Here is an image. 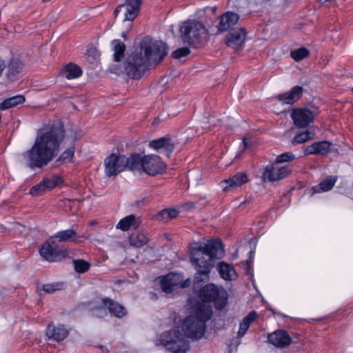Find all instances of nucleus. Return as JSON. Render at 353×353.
Returning <instances> with one entry per match:
<instances>
[{"instance_id": "obj_1", "label": "nucleus", "mask_w": 353, "mask_h": 353, "mask_svg": "<svg viewBox=\"0 0 353 353\" xmlns=\"http://www.w3.org/2000/svg\"><path fill=\"white\" fill-rule=\"evenodd\" d=\"M65 137L66 130L61 120L43 123L32 145L23 154L27 166L31 170L46 166L57 157Z\"/></svg>"}, {"instance_id": "obj_2", "label": "nucleus", "mask_w": 353, "mask_h": 353, "mask_svg": "<svg viewBox=\"0 0 353 353\" xmlns=\"http://www.w3.org/2000/svg\"><path fill=\"white\" fill-rule=\"evenodd\" d=\"M224 252L223 243L219 239H211L206 243H197L192 247L190 259L196 272L193 279V290L195 292L205 281H208L214 261Z\"/></svg>"}, {"instance_id": "obj_3", "label": "nucleus", "mask_w": 353, "mask_h": 353, "mask_svg": "<svg viewBox=\"0 0 353 353\" xmlns=\"http://www.w3.org/2000/svg\"><path fill=\"white\" fill-rule=\"evenodd\" d=\"M179 32L183 43L194 49L203 47L209 36V30L205 24L196 19L183 21L179 28Z\"/></svg>"}, {"instance_id": "obj_4", "label": "nucleus", "mask_w": 353, "mask_h": 353, "mask_svg": "<svg viewBox=\"0 0 353 353\" xmlns=\"http://www.w3.org/2000/svg\"><path fill=\"white\" fill-rule=\"evenodd\" d=\"M197 296L204 303H213L214 308L218 310H222L228 303L227 290L212 283L200 288Z\"/></svg>"}, {"instance_id": "obj_5", "label": "nucleus", "mask_w": 353, "mask_h": 353, "mask_svg": "<svg viewBox=\"0 0 353 353\" xmlns=\"http://www.w3.org/2000/svg\"><path fill=\"white\" fill-rule=\"evenodd\" d=\"M132 166L134 170H143L150 176L162 174L166 166L158 155H142L140 153H132Z\"/></svg>"}, {"instance_id": "obj_6", "label": "nucleus", "mask_w": 353, "mask_h": 353, "mask_svg": "<svg viewBox=\"0 0 353 353\" xmlns=\"http://www.w3.org/2000/svg\"><path fill=\"white\" fill-rule=\"evenodd\" d=\"M141 52L144 53V58L149 65H157L168 54V47L161 41H157L150 37H144L141 42Z\"/></svg>"}, {"instance_id": "obj_7", "label": "nucleus", "mask_w": 353, "mask_h": 353, "mask_svg": "<svg viewBox=\"0 0 353 353\" xmlns=\"http://www.w3.org/2000/svg\"><path fill=\"white\" fill-rule=\"evenodd\" d=\"M132 154L129 157L124 154L112 153L104 159L105 174L107 176H115L125 170L133 171L131 165Z\"/></svg>"}, {"instance_id": "obj_8", "label": "nucleus", "mask_w": 353, "mask_h": 353, "mask_svg": "<svg viewBox=\"0 0 353 353\" xmlns=\"http://www.w3.org/2000/svg\"><path fill=\"white\" fill-rule=\"evenodd\" d=\"M161 343L172 353H185L190 348L188 341L179 330H176L163 333Z\"/></svg>"}, {"instance_id": "obj_9", "label": "nucleus", "mask_w": 353, "mask_h": 353, "mask_svg": "<svg viewBox=\"0 0 353 353\" xmlns=\"http://www.w3.org/2000/svg\"><path fill=\"white\" fill-rule=\"evenodd\" d=\"M150 69L141 52L132 54L124 62V70L132 79L139 80Z\"/></svg>"}, {"instance_id": "obj_10", "label": "nucleus", "mask_w": 353, "mask_h": 353, "mask_svg": "<svg viewBox=\"0 0 353 353\" xmlns=\"http://www.w3.org/2000/svg\"><path fill=\"white\" fill-rule=\"evenodd\" d=\"M39 254L49 262H58L66 258L69 251L63 245L53 246L48 241H45L39 248Z\"/></svg>"}, {"instance_id": "obj_11", "label": "nucleus", "mask_w": 353, "mask_h": 353, "mask_svg": "<svg viewBox=\"0 0 353 353\" xmlns=\"http://www.w3.org/2000/svg\"><path fill=\"white\" fill-rule=\"evenodd\" d=\"M142 0H125L123 3L118 5L114 11L115 17L123 12V21H132L139 14Z\"/></svg>"}, {"instance_id": "obj_12", "label": "nucleus", "mask_w": 353, "mask_h": 353, "mask_svg": "<svg viewBox=\"0 0 353 353\" xmlns=\"http://www.w3.org/2000/svg\"><path fill=\"white\" fill-rule=\"evenodd\" d=\"M212 315V309L210 305H206L201 302L199 303L195 307L194 315H190L186 317V323H200L199 327L203 328L205 323L209 321Z\"/></svg>"}, {"instance_id": "obj_13", "label": "nucleus", "mask_w": 353, "mask_h": 353, "mask_svg": "<svg viewBox=\"0 0 353 353\" xmlns=\"http://www.w3.org/2000/svg\"><path fill=\"white\" fill-rule=\"evenodd\" d=\"M292 170L288 165L275 167L273 163L268 164L264 168L263 176L269 181L281 180L291 174Z\"/></svg>"}, {"instance_id": "obj_14", "label": "nucleus", "mask_w": 353, "mask_h": 353, "mask_svg": "<svg viewBox=\"0 0 353 353\" xmlns=\"http://www.w3.org/2000/svg\"><path fill=\"white\" fill-rule=\"evenodd\" d=\"M291 117L294 125L301 128L307 127L314 121V114L312 110L305 108L294 109Z\"/></svg>"}, {"instance_id": "obj_15", "label": "nucleus", "mask_w": 353, "mask_h": 353, "mask_svg": "<svg viewBox=\"0 0 353 353\" xmlns=\"http://www.w3.org/2000/svg\"><path fill=\"white\" fill-rule=\"evenodd\" d=\"M150 148L163 153L170 157L174 150V143L169 134L161 138L153 139L149 142Z\"/></svg>"}, {"instance_id": "obj_16", "label": "nucleus", "mask_w": 353, "mask_h": 353, "mask_svg": "<svg viewBox=\"0 0 353 353\" xmlns=\"http://www.w3.org/2000/svg\"><path fill=\"white\" fill-rule=\"evenodd\" d=\"M268 340L270 343L280 348L288 347L292 343V339L290 337L288 332L281 329L269 334Z\"/></svg>"}, {"instance_id": "obj_17", "label": "nucleus", "mask_w": 353, "mask_h": 353, "mask_svg": "<svg viewBox=\"0 0 353 353\" xmlns=\"http://www.w3.org/2000/svg\"><path fill=\"white\" fill-rule=\"evenodd\" d=\"M332 143L328 141H316L307 145L303 151L305 156L319 154L327 156L331 152Z\"/></svg>"}, {"instance_id": "obj_18", "label": "nucleus", "mask_w": 353, "mask_h": 353, "mask_svg": "<svg viewBox=\"0 0 353 353\" xmlns=\"http://www.w3.org/2000/svg\"><path fill=\"white\" fill-rule=\"evenodd\" d=\"M159 283L162 291L166 294L172 293L174 287L181 283V275L174 272H170L160 278Z\"/></svg>"}, {"instance_id": "obj_19", "label": "nucleus", "mask_w": 353, "mask_h": 353, "mask_svg": "<svg viewBox=\"0 0 353 353\" xmlns=\"http://www.w3.org/2000/svg\"><path fill=\"white\" fill-rule=\"evenodd\" d=\"M239 20V15L234 12L228 11L219 17L217 26L219 32H223L235 26Z\"/></svg>"}, {"instance_id": "obj_20", "label": "nucleus", "mask_w": 353, "mask_h": 353, "mask_svg": "<svg viewBox=\"0 0 353 353\" xmlns=\"http://www.w3.org/2000/svg\"><path fill=\"white\" fill-rule=\"evenodd\" d=\"M245 28H239L232 30L226 37L225 43L228 47L239 48L245 41Z\"/></svg>"}, {"instance_id": "obj_21", "label": "nucleus", "mask_w": 353, "mask_h": 353, "mask_svg": "<svg viewBox=\"0 0 353 353\" xmlns=\"http://www.w3.org/2000/svg\"><path fill=\"white\" fill-rule=\"evenodd\" d=\"M101 303L111 315L117 318L121 319L127 314V310L123 305L109 297L101 298Z\"/></svg>"}, {"instance_id": "obj_22", "label": "nucleus", "mask_w": 353, "mask_h": 353, "mask_svg": "<svg viewBox=\"0 0 353 353\" xmlns=\"http://www.w3.org/2000/svg\"><path fill=\"white\" fill-rule=\"evenodd\" d=\"M303 92V88L296 85L292 88L289 92L279 94L276 99L283 104L293 105L301 98Z\"/></svg>"}, {"instance_id": "obj_23", "label": "nucleus", "mask_w": 353, "mask_h": 353, "mask_svg": "<svg viewBox=\"0 0 353 353\" xmlns=\"http://www.w3.org/2000/svg\"><path fill=\"white\" fill-rule=\"evenodd\" d=\"M185 323L186 317L181 324V330L186 337L192 339H200L203 336L206 329V325H204V327L201 328L199 327V323H194L191 325L190 323Z\"/></svg>"}, {"instance_id": "obj_24", "label": "nucleus", "mask_w": 353, "mask_h": 353, "mask_svg": "<svg viewBox=\"0 0 353 353\" xmlns=\"http://www.w3.org/2000/svg\"><path fill=\"white\" fill-rule=\"evenodd\" d=\"M46 334L49 339L61 341L68 336V331L63 325H55L52 322H50L46 327Z\"/></svg>"}, {"instance_id": "obj_25", "label": "nucleus", "mask_w": 353, "mask_h": 353, "mask_svg": "<svg viewBox=\"0 0 353 353\" xmlns=\"http://www.w3.org/2000/svg\"><path fill=\"white\" fill-rule=\"evenodd\" d=\"M23 69V63L17 58L10 59L8 66L6 76L9 81H14L19 79Z\"/></svg>"}, {"instance_id": "obj_26", "label": "nucleus", "mask_w": 353, "mask_h": 353, "mask_svg": "<svg viewBox=\"0 0 353 353\" xmlns=\"http://www.w3.org/2000/svg\"><path fill=\"white\" fill-rule=\"evenodd\" d=\"M80 237L85 238L84 236H79L73 228H69L58 231L52 236L51 239L58 242H77V239Z\"/></svg>"}, {"instance_id": "obj_27", "label": "nucleus", "mask_w": 353, "mask_h": 353, "mask_svg": "<svg viewBox=\"0 0 353 353\" xmlns=\"http://www.w3.org/2000/svg\"><path fill=\"white\" fill-rule=\"evenodd\" d=\"M60 74L67 79H74L80 77L83 74V71L78 65L70 62L60 70Z\"/></svg>"}, {"instance_id": "obj_28", "label": "nucleus", "mask_w": 353, "mask_h": 353, "mask_svg": "<svg viewBox=\"0 0 353 353\" xmlns=\"http://www.w3.org/2000/svg\"><path fill=\"white\" fill-rule=\"evenodd\" d=\"M140 225V219H137L134 214H130L121 219L116 225V228L125 232L129 230L130 228L136 230Z\"/></svg>"}, {"instance_id": "obj_29", "label": "nucleus", "mask_w": 353, "mask_h": 353, "mask_svg": "<svg viewBox=\"0 0 353 353\" xmlns=\"http://www.w3.org/2000/svg\"><path fill=\"white\" fill-rule=\"evenodd\" d=\"M47 190H51L56 187L62 188L65 185V181L62 176L57 174L46 176L42 179Z\"/></svg>"}, {"instance_id": "obj_30", "label": "nucleus", "mask_w": 353, "mask_h": 353, "mask_svg": "<svg viewBox=\"0 0 353 353\" xmlns=\"http://www.w3.org/2000/svg\"><path fill=\"white\" fill-rule=\"evenodd\" d=\"M257 312L254 310L251 311L246 315L239 325V329L237 333L239 338L243 337L248 332L251 324L255 321L257 317Z\"/></svg>"}, {"instance_id": "obj_31", "label": "nucleus", "mask_w": 353, "mask_h": 353, "mask_svg": "<svg viewBox=\"0 0 353 353\" xmlns=\"http://www.w3.org/2000/svg\"><path fill=\"white\" fill-rule=\"evenodd\" d=\"M149 241L148 234L144 232L136 231L129 236V242L131 245L136 248H141Z\"/></svg>"}, {"instance_id": "obj_32", "label": "nucleus", "mask_w": 353, "mask_h": 353, "mask_svg": "<svg viewBox=\"0 0 353 353\" xmlns=\"http://www.w3.org/2000/svg\"><path fill=\"white\" fill-rule=\"evenodd\" d=\"M179 214V210L174 208H165L159 211L155 216L156 221L166 223L171 219L176 218Z\"/></svg>"}, {"instance_id": "obj_33", "label": "nucleus", "mask_w": 353, "mask_h": 353, "mask_svg": "<svg viewBox=\"0 0 353 353\" xmlns=\"http://www.w3.org/2000/svg\"><path fill=\"white\" fill-rule=\"evenodd\" d=\"M217 270L220 276L225 281H232V275L236 274L235 269L232 265L223 261L219 263L217 265Z\"/></svg>"}, {"instance_id": "obj_34", "label": "nucleus", "mask_w": 353, "mask_h": 353, "mask_svg": "<svg viewBox=\"0 0 353 353\" xmlns=\"http://www.w3.org/2000/svg\"><path fill=\"white\" fill-rule=\"evenodd\" d=\"M26 101V98L22 94H18L4 99L0 103V110H6L18 105L23 104Z\"/></svg>"}, {"instance_id": "obj_35", "label": "nucleus", "mask_w": 353, "mask_h": 353, "mask_svg": "<svg viewBox=\"0 0 353 353\" xmlns=\"http://www.w3.org/2000/svg\"><path fill=\"white\" fill-rule=\"evenodd\" d=\"M248 176L245 172H237L232 177L226 179L225 183L227 185L225 187V190L228 187H239L243 184L248 182Z\"/></svg>"}, {"instance_id": "obj_36", "label": "nucleus", "mask_w": 353, "mask_h": 353, "mask_svg": "<svg viewBox=\"0 0 353 353\" xmlns=\"http://www.w3.org/2000/svg\"><path fill=\"white\" fill-rule=\"evenodd\" d=\"M336 182V177L329 176L322 180L319 184L313 188L316 192H327L332 189Z\"/></svg>"}, {"instance_id": "obj_37", "label": "nucleus", "mask_w": 353, "mask_h": 353, "mask_svg": "<svg viewBox=\"0 0 353 353\" xmlns=\"http://www.w3.org/2000/svg\"><path fill=\"white\" fill-rule=\"evenodd\" d=\"M114 50V61L116 62L121 61L124 57V53L126 46L123 42L119 39H114L112 41Z\"/></svg>"}, {"instance_id": "obj_38", "label": "nucleus", "mask_w": 353, "mask_h": 353, "mask_svg": "<svg viewBox=\"0 0 353 353\" xmlns=\"http://www.w3.org/2000/svg\"><path fill=\"white\" fill-rule=\"evenodd\" d=\"M74 145H72L64 150L56 159V163H74Z\"/></svg>"}, {"instance_id": "obj_39", "label": "nucleus", "mask_w": 353, "mask_h": 353, "mask_svg": "<svg viewBox=\"0 0 353 353\" xmlns=\"http://www.w3.org/2000/svg\"><path fill=\"white\" fill-rule=\"evenodd\" d=\"M90 307V312L92 316L97 318H104L108 315L107 307L101 303V299L99 303H96Z\"/></svg>"}, {"instance_id": "obj_40", "label": "nucleus", "mask_w": 353, "mask_h": 353, "mask_svg": "<svg viewBox=\"0 0 353 353\" xmlns=\"http://www.w3.org/2000/svg\"><path fill=\"white\" fill-rule=\"evenodd\" d=\"M314 137V132H312L310 130H305L304 132L297 133L293 138V139L292 141V143L293 145L303 143L307 142V141L313 139Z\"/></svg>"}, {"instance_id": "obj_41", "label": "nucleus", "mask_w": 353, "mask_h": 353, "mask_svg": "<svg viewBox=\"0 0 353 353\" xmlns=\"http://www.w3.org/2000/svg\"><path fill=\"white\" fill-rule=\"evenodd\" d=\"M310 54V50L305 47H301L290 52V57L296 62L308 57Z\"/></svg>"}, {"instance_id": "obj_42", "label": "nucleus", "mask_w": 353, "mask_h": 353, "mask_svg": "<svg viewBox=\"0 0 353 353\" xmlns=\"http://www.w3.org/2000/svg\"><path fill=\"white\" fill-rule=\"evenodd\" d=\"M73 263L75 272L79 274L88 272L91 267V264L83 259L74 260Z\"/></svg>"}, {"instance_id": "obj_43", "label": "nucleus", "mask_w": 353, "mask_h": 353, "mask_svg": "<svg viewBox=\"0 0 353 353\" xmlns=\"http://www.w3.org/2000/svg\"><path fill=\"white\" fill-rule=\"evenodd\" d=\"M65 285V282H55L52 283H46L42 285V290L48 294H52L56 291L61 290Z\"/></svg>"}, {"instance_id": "obj_44", "label": "nucleus", "mask_w": 353, "mask_h": 353, "mask_svg": "<svg viewBox=\"0 0 353 353\" xmlns=\"http://www.w3.org/2000/svg\"><path fill=\"white\" fill-rule=\"evenodd\" d=\"M296 159L295 155L291 152H283L278 155L274 161V163H283L293 161Z\"/></svg>"}, {"instance_id": "obj_45", "label": "nucleus", "mask_w": 353, "mask_h": 353, "mask_svg": "<svg viewBox=\"0 0 353 353\" xmlns=\"http://www.w3.org/2000/svg\"><path fill=\"white\" fill-rule=\"evenodd\" d=\"M190 53L191 50L190 48L184 46L174 50L172 52V57L175 59H179L181 58L188 56Z\"/></svg>"}, {"instance_id": "obj_46", "label": "nucleus", "mask_w": 353, "mask_h": 353, "mask_svg": "<svg viewBox=\"0 0 353 353\" xmlns=\"http://www.w3.org/2000/svg\"><path fill=\"white\" fill-rule=\"evenodd\" d=\"M47 191L42 180L37 184L33 185L30 189V194L32 196H40Z\"/></svg>"}, {"instance_id": "obj_47", "label": "nucleus", "mask_w": 353, "mask_h": 353, "mask_svg": "<svg viewBox=\"0 0 353 353\" xmlns=\"http://www.w3.org/2000/svg\"><path fill=\"white\" fill-rule=\"evenodd\" d=\"M216 12V7H205L203 10H200L199 12H203L204 14L207 15V17L211 19L212 17H214Z\"/></svg>"}, {"instance_id": "obj_48", "label": "nucleus", "mask_w": 353, "mask_h": 353, "mask_svg": "<svg viewBox=\"0 0 353 353\" xmlns=\"http://www.w3.org/2000/svg\"><path fill=\"white\" fill-rule=\"evenodd\" d=\"M245 269L246 271V274L251 278H252L254 276V270L250 259L246 260Z\"/></svg>"}, {"instance_id": "obj_49", "label": "nucleus", "mask_w": 353, "mask_h": 353, "mask_svg": "<svg viewBox=\"0 0 353 353\" xmlns=\"http://www.w3.org/2000/svg\"><path fill=\"white\" fill-rule=\"evenodd\" d=\"M5 68H6L5 61L0 59V77L1 76Z\"/></svg>"}, {"instance_id": "obj_50", "label": "nucleus", "mask_w": 353, "mask_h": 353, "mask_svg": "<svg viewBox=\"0 0 353 353\" xmlns=\"http://www.w3.org/2000/svg\"><path fill=\"white\" fill-rule=\"evenodd\" d=\"M98 347L101 350L102 353H109V350L107 347L104 345H99Z\"/></svg>"}, {"instance_id": "obj_51", "label": "nucleus", "mask_w": 353, "mask_h": 353, "mask_svg": "<svg viewBox=\"0 0 353 353\" xmlns=\"http://www.w3.org/2000/svg\"><path fill=\"white\" fill-rule=\"evenodd\" d=\"M187 209L194 208H195V203L192 202H190L186 203L185 205Z\"/></svg>"}, {"instance_id": "obj_52", "label": "nucleus", "mask_w": 353, "mask_h": 353, "mask_svg": "<svg viewBox=\"0 0 353 353\" xmlns=\"http://www.w3.org/2000/svg\"><path fill=\"white\" fill-rule=\"evenodd\" d=\"M243 143L244 149H246L248 147L246 138L243 139Z\"/></svg>"}, {"instance_id": "obj_53", "label": "nucleus", "mask_w": 353, "mask_h": 353, "mask_svg": "<svg viewBox=\"0 0 353 353\" xmlns=\"http://www.w3.org/2000/svg\"><path fill=\"white\" fill-rule=\"evenodd\" d=\"M181 287H182V288H185V287H186V285L185 284V283H182V284L181 285Z\"/></svg>"}, {"instance_id": "obj_54", "label": "nucleus", "mask_w": 353, "mask_h": 353, "mask_svg": "<svg viewBox=\"0 0 353 353\" xmlns=\"http://www.w3.org/2000/svg\"><path fill=\"white\" fill-rule=\"evenodd\" d=\"M49 1H50V0H42V1H43V3H46V2Z\"/></svg>"}, {"instance_id": "obj_55", "label": "nucleus", "mask_w": 353, "mask_h": 353, "mask_svg": "<svg viewBox=\"0 0 353 353\" xmlns=\"http://www.w3.org/2000/svg\"><path fill=\"white\" fill-rule=\"evenodd\" d=\"M252 251H250V258H251V256H252Z\"/></svg>"}, {"instance_id": "obj_56", "label": "nucleus", "mask_w": 353, "mask_h": 353, "mask_svg": "<svg viewBox=\"0 0 353 353\" xmlns=\"http://www.w3.org/2000/svg\"><path fill=\"white\" fill-rule=\"evenodd\" d=\"M95 223H96V222H95V221H93V222H92V223H91V225H94V224H95Z\"/></svg>"}, {"instance_id": "obj_57", "label": "nucleus", "mask_w": 353, "mask_h": 353, "mask_svg": "<svg viewBox=\"0 0 353 353\" xmlns=\"http://www.w3.org/2000/svg\"><path fill=\"white\" fill-rule=\"evenodd\" d=\"M112 72L114 73H118L117 71H114L113 70H112Z\"/></svg>"}, {"instance_id": "obj_58", "label": "nucleus", "mask_w": 353, "mask_h": 353, "mask_svg": "<svg viewBox=\"0 0 353 353\" xmlns=\"http://www.w3.org/2000/svg\"><path fill=\"white\" fill-rule=\"evenodd\" d=\"M245 202H246V201H243V202L241 203V205H243L244 203H245Z\"/></svg>"}, {"instance_id": "obj_59", "label": "nucleus", "mask_w": 353, "mask_h": 353, "mask_svg": "<svg viewBox=\"0 0 353 353\" xmlns=\"http://www.w3.org/2000/svg\"><path fill=\"white\" fill-rule=\"evenodd\" d=\"M352 90L353 91V88H352Z\"/></svg>"}]
</instances>
